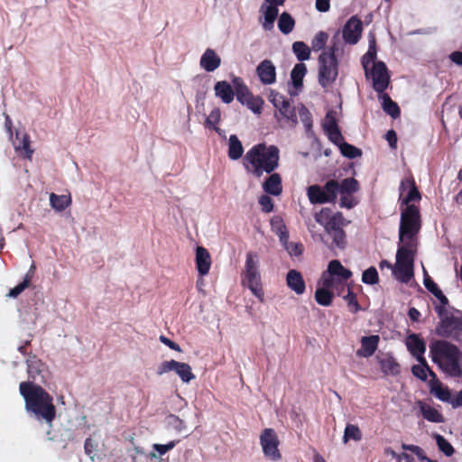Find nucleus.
<instances>
[{
  "mask_svg": "<svg viewBox=\"0 0 462 462\" xmlns=\"http://www.w3.org/2000/svg\"><path fill=\"white\" fill-rule=\"evenodd\" d=\"M19 390L25 402V410L37 420L51 424L56 416L52 397L41 386L31 382L21 383Z\"/></svg>",
  "mask_w": 462,
  "mask_h": 462,
  "instance_id": "f257e3e1",
  "label": "nucleus"
},
{
  "mask_svg": "<svg viewBox=\"0 0 462 462\" xmlns=\"http://www.w3.org/2000/svg\"><path fill=\"white\" fill-rule=\"evenodd\" d=\"M280 151L274 145L259 143L253 146L244 157V167L249 173L260 178L272 173L279 166Z\"/></svg>",
  "mask_w": 462,
  "mask_h": 462,
  "instance_id": "f03ea898",
  "label": "nucleus"
},
{
  "mask_svg": "<svg viewBox=\"0 0 462 462\" xmlns=\"http://www.w3.org/2000/svg\"><path fill=\"white\" fill-rule=\"evenodd\" d=\"M430 356L433 363L450 377L462 376V352L446 340H434L430 345Z\"/></svg>",
  "mask_w": 462,
  "mask_h": 462,
  "instance_id": "7ed1b4c3",
  "label": "nucleus"
},
{
  "mask_svg": "<svg viewBox=\"0 0 462 462\" xmlns=\"http://www.w3.org/2000/svg\"><path fill=\"white\" fill-rule=\"evenodd\" d=\"M375 39L371 36L368 51L362 59V65L366 78L372 79L374 90L378 93H383L388 88L390 77L385 64L383 61H375Z\"/></svg>",
  "mask_w": 462,
  "mask_h": 462,
  "instance_id": "20e7f679",
  "label": "nucleus"
},
{
  "mask_svg": "<svg viewBox=\"0 0 462 462\" xmlns=\"http://www.w3.org/2000/svg\"><path fill=\"white\" fill-rule=\"evenodd\" d=\"M420 229L419 208L416 206H407L401 214L399 245L416 246V236Z\"/></svg>",
  "mask_w": 462,
  "mask_h": 462,
  "instance_id": "39448f33",
  "label": "nucleus"
},
{
  "mask_svg": "<svg viewBox=\"0 0 462 462\" xmlns=\"http://www.w3.org/2000/svg\"><path fill=\"white\" fill-rule=\"evenodd\" d=\"M242 282L248 287L255 297L263 301V291L259 272V257L254 252H248L246 254Z\"/></svg>",
  "mask_w": 462,
  "mask_h": 462,
  "instance_id": "423d86ee",
  "label": "nucleus"
},
{
  "mask_svg": "<svg viewBox=\"0 0 462 462\" xmlns=\"http://www.w3.org/2000/svg\"><path fill=\"white\" fill-rule=\"evenodd\" d=\"M415 251L416 246L399 245L396 253V263L393 269V274L398 281L406 283L413 277Z\"/></svg>",
  "mask_w": 462,
  "mask_h": 462,
  "instance_id": "0eeeda50",
  "label": "nucleus"
},
{
  "mask_svg": "<svg viewBox=\"0 0 462 462\" xmlns=\"http://www.w3.org/2000/svg\"><path fill=\"white\" fill-rule=\"evenodd\" d=\"M441 320L436 328V334L443 337H451L457 341H462V313L456 311L448 313L443 311L441 307H437Z\"/></svg>",
  "mask_w": 462,
  "mask_h": 462,
  "instance_id": "6e6552de",
  "label": "nucleus"
},
{
  "mask_svg": "<svg viewBox=\"0 0 462 462\" xmlns=\"http://www.w3.org/2000/svg\"><path fill=\"white\" fill-rule=\"evenodd\" d=\"M336 46L323 51L319 57V83L322 88L330 87L338 75V61L335 55Z\"/></svg>",
  "mask_w": 462,
  "mask_h": 462,
  "instance_id": "1a4fd4ad",
  "label": "nucleus"
},
{
  "mask_svg": "<svg viewBox=\"0 0 462 462\" xmlns=\"http://www.w3.org/2000/svg\"><path fill=\"white\" fill-rule=\"evenodd\" d=\"M264 457L271 461H279L282 454L279 450L280 441L274 430L264 429L259 438Z\"/></svg>",
  "mask_w": 462,
  "mask_h": 462,
  "instance_id": "9d476101",
  "label": "nucleus"
},
{
  "mask_svg": "<svg viewBox=\"0 0 462 462\" xmlns=\"http://www.w3.org/2000/svg\"><path fill=\"white\" fill-rule=\"evenodd\" d=\"M298 117L305 126L306 133H312V116L310 112L303 105L291 106L287 113L282 116V122L290 127H295L298 124Z\"/></svg>",
  "mask_w": 462,
  "mask_h": 462,
  "instance_id": "9b49d317",
  "label": "nucleus"
},
{
  "mask_svg": "<svg viewBox=\"0 0 462 462\" xmlns=\"http://www.w3.org/2000/svg\"><path fill=\"white\" fill-rule=\"evenodd\" d=\"M171 371H174L184 383H189L193 379H195V374L192 373L191 366L187 363L176 360L162 362L158 367L157 374L159 375H162Z\"/></svg>",
  "mask_w": 462,
  "mask_h": 462,
  "instance_id": "f8f14e48",
  "label": "nucleus"
},
{
  "mask_svg": "<svg viewBox=\"0 0 462 462\" xmlns=\"http://www.w3.org/2000/svg\"><path fill=\"white\" fill-rule=\"evenodd\" d=\"M363 24L361 20L354 15L352 16L343 27V38L346 42L349 44H356L362 33Z\"/></svg>",
  "mask_w": 462,
  "mask_h": 462,
  "instance_id": "ddd939ff",
  "label": "nucleus"
},
{
  "mask_svg": "<svg viewBox=\"0 0 462 462\" xmlns=\"http://www.w3.org/2000/svg\"><path fill=\"white\" fill-rule=\"evenodd\" d=\"M400 198L402 199V204L411 206L410 202L420 199V194L418 191L415 183L411 179H404L400 185Z\"/></svg>",
  "mask_w": 462,
  "mask_h": 462,
  "instance_id": "4468645a",
  "label": "nucleus"
},
{
  "mask_svg": "<svg viewBox=\"0 0 462 462\" xmlns=\"http://www.w3.org/2000/svg\"><path fill=\"white\" fill-rule=\"evenodd\" d=\"M260 81L264 85H272L276 80V69L273 61L264 60L256 68Z\"/></svg>",
  "mask_w": 462,
  "mask_h": 462,
  "instance_id": "2eb2a0df",
  "label": "nucleus"
},
{
  "mask_svg": "<svg viewBox=\"0 0 462 462\" xmlns=\"http://www.w3.org/2000/svg\"><path fill=\"white\" fill-rule=\"evenodd\" d=\"M336 115L335 111H328L322 123L323 129L331 142L340 141L342 136L337 126Z\"/></svg>",
  "mask_w": 462,
  "mask_h": 462,
  "instance_id": "dca6fc26",
  "label": "nucleus"
},
{
  "mask_svg": "<svg viewBox=\"0 0 462 462\" xmlns=\"http://www.w3.org/2000/svg\"><path fill=\"white\" fill-rule=\"evenodd\" d=\"M237 100L245 105L254 114H260L263 108V101L260 97L253 96L248 88H243L242 92L237 93Z\"/></svg>",
  "mask_w": 462,
  "mask_h": 462,
  "instance_id": "f3484780",
  "label": "nucleus"
},
{
  "mask_svg": "<svg viewBox=\"0 0 462 462\" xmlns=\"http://www.w3.org/2000/svg\"><path fill=\"white\" fill-rule=\"evenodd\" d=\"M200 67L207 72H213L221 65V58L213 49L208 48L200 57Z\"/></svg>",
  "mask_w": 462,
  "mask_h": 462,
  "instance_id": "a211bd4d",
  "label": "nucleus"
},
{
  "mask_svg": "<svg viewBox=\"0 0 462 462\" xmlns=\"http://www.w3.org/2000/svg\"><path fill=\"white\" fill-rule=\"evenodd\" d=\"M380 337L377 335L362 337L361 347L356 351V356L361 357L372 356L378 347Z\"/></svg>",
  "mask_w": 462,
  "mask_h": 462,
  "instance_id": "6ab92c4d",
  "label": "nucleus"
},
{
  "mask_svg": "<svg viewBox=\"0 0 462 462\" xmlns=\"http://www.w3.org/2000/svg\"><path fill=\"white\" fill-rule=\"evenodd\" d=\"M259 13L262 14L263 20L262 26L265 31H272L274 27V22L278 17V7L273 6L263 3L260 7Z\"/></svg>",
  "mask_w": 462,
  "mask_h": 462,
  "instance_id": "aec40b11",
  "label": "nucleus"
},
{
  "mask_svg": "<svg viewBox=\"0 0 462 462\" xmlns=\"http://www.w3.org/2000/svg\"><path fill=\"white\" fill-rule=\"evenodd\" d=\"M196 267L199 275H207L211 266V256L208 251L203 246L196 248Z\"/></svg>",
  "mask_w": 462,
  "mask_h": 462,
  "instance_id": "412c9836",
  "label": "nucleus"
},
{
  "mask_svg": "<svg viewBox=\"0 0 462 462\" xmlns=\"http://www.w3.org/2000/svg\"><path fill=\"white\" fill-rule=\"evenodd\" d=\"M406 346L410 353L416 358L423 360L424 353L426 351V345L416 334H411L407 337Z\"/></svg>",
  "mask_w": 462,
  "mask_h": 462,
  "instance_id": "4be33fe9",
  "label": "nucleus"
},
{
  "mask_svg": "<svg viewBox=\"0 0 462 462\" xmlns=\"http://www.w3.org/2000/svg\"><path fill=\"white\" fill-rule=\"evenodd\" d=\"M270 102L273 103L274 107L277 109V113L275 114L276 119L282 123V116L292 106L288 99H286L283 96L280 95L275 91H271L269 96Z\"/></svg>",
  "mask_w": 462,
  "mask_h": 462,
  "instance_id": "5701e85b",
  "label": "nucleus"
},
{
  "mask_svg": "<svg viewBox=\"0 0 462 462\" xmlns=\"http://www.w3.org/2000/svg\"><path fill=\"white\" fill-rule=\"evenodd\" d=\"M286 282L288 287L296 294L304 293L306 286L301 273L296 270H290L286 275Z\"/></svg>",
  "mask_w": 462,
  "mask_h": 462,
  "instance_id": "b1692460",
  "label": "nucleus"
},
{
  "mask_svg": "<svg viewBox=\"0 0 462 462\" xmlns=\"http://www.w3.org/2000/svg\"><path fill=\"white\" fill-rule=\"evenodd\" d=\"M214 92L216 97L225 104H230L234 100V89L230 83L226 80L217 81L214 86Z\"/></svg>",
  "mask_w": 462,
  "mask_h": 462,
  "instance_id": "393cba45",
  "label": "nucleus"
},
{
  "mask_svg": "<svg viewBox=\"0 0 462 462\" xmlns=\"http://www.w3.org/2000/svg\"><path fill=\"white\" fill-rule=\"evenodd\" d=\"M322 275H332V277L339 278L342 281H347L352 273L345 268L338 260H332L328 266V270Z\"/></svg>",
  "mask_w": 462,
  "mask_h": 462,
  "instance_id": "a878e982",
  "label": "nucleus"
},
{
  "mask_svg": "<svg viewBox=\"0 0 462 462\" xmlns=\"http://www.w3.org/2000/svg\"><path fill=\"white\" fill-rule=\"evenodd\" d=\"M263 190L273 196H279L282 191V178L278 173H271L263 184Z\"/></svg>",
  "mask_w": 462,
  "mask_h": 462,
  "instance_id": "bb28decb",
  "label": "nucleus"
},
{
  "mask_svg": "<svg viewBox=\"0 0 462 462\" xmlns=\"http://www.w3.org/2000/svg\"><path fill=\"white\" fill-rule=\"evenodd\" d=\"M378 362L382 372L385 375H397L400 373V365L390 355L378 357Z\"/></svg>",
  "mask_w": 462,
  "mask_h": 462,
  "instance_id": "cd10ccee",
  "label": "nucleus"
},
{
  "mask_svg": "<svg viewBox=\"0 0 462 462\" xmlns=\"http://www.w3.org/2000/svg\"><path fill=\"white\" fill-rule=\"evenodd\" d=\"M417 404L420 408L421 415L425 420L435 423H440L444 421L442 414L434 407L421 401H419Z\"/></svg>",
  "mask_w": 462,
  "mask_h": 462,
  "instance_id": "c85d7f7f",
  "label": "nucleus"
},
{
  "mask_svg": "<svg viewBox=\"0 0 462 462\" xmlns=\"http://www.w3.org/2000/svg\"><path fill=\"white\" fill-rule=\"evenodd\" d=\"M347 281H342L339 278L332 277V275H322L319 284H323L329 290L337 291L338 296L342 294L345 289L347 290Z\"/></svg>",
  "mask_w": 462,
  "mask_h": 462,
  "instance_id": "c756f323",
  "label": "nucleus"
},
{
  "mask_svg": "<svg viewBox=\"0 0 462 462\" xmlns=\"http://www.w3.org/2000/svg\"><path fill=\"white\" fill-rule=\"evenodd\" d=\"M43 364L42 361L35 356L27 360V372L29 377L33 380H43V375L42 373L43 372Z\"/></svg>",
  "mask_w": 462,
  "mask_h": 462,
  "instance_id": "7c9ffc66",
  "label": "nucleus"
},
{
  "mask_svg": "<svg viewBox=\"0 0 462 462\" xmlns=\"http://www.w3.org/2000/svg\"><path fill=\"white\" fill-rule=\"evenodd\" d=\"M419 362L418 365H415L411 368L412 374L421 381H426L428 377V374L433 378H436V374L429 367L426 359H417Z\"/></svg>",
  "mask_w": 462,
  "mask_h": 462,
  "instance_id": "2f4dec72",
  "label": "nucleus"
},
{
  "mask_svg": "<svg viewBox=\"0 0 462 462\" xmlns=\"http://www.w3.org/2000/svg\"><path fill=\"white\" fill-rule=\"evenodd\" d=\"M334 298V293L325 285L319 284L315 291V300L321 306H330Z\"/></svg>",
  "mask_w": 462,
  "mask_h": 462,
  "instance_id": "473e14b6",
  "label": "nucleus"
},
{
  "mask_svg": "<svg viewBox=\"0 0 462 462\" xmlns=\"http://www.w3.org/2000/svg\"><path fill=\"white\" fill-rule=\"evenodd\" d=\"M307 196L311 204L328 203V199L325 197L322 187L319 185H311L307 189Z\"/></svg>",
  "mask_w": 462,
  "mask_h": 462,
  "instance_id": "72a5a7b5",
  "label": "nucleus"
},
{
  "mask_svg": "<svg viewBox=\"0 0 462 462\" xmlns=\"http://www.w3.org/2000/svg\"><path fill=\"white\" fill-rule=\"evenodd\" d=\"M332 143L338 146L342 155L346 158L355 159L356 157L361 156V154H362V152L360 149L355 147L352 144L346 143L344 141L343 135L341 136L340 141H333Z\"/></svg>",
  "mask_w": 462,
  "mask_h": 462,
  "instance_id": "f704fd0d",
  "label": "nucleus"
},
{
  "mask_svg": "<svg viewBox=\"0 0 462 462\" xmlns=\"http://www.w3.org/2000/svg\"><path fill=\"white\" fill-rule=\"evenodd\" d=\"M244 148L242 143L236 134L230 135L228 139V157L236 161L243 155Z\"/></svg>",
  "mask_w": 462,
  "mask_h": 462,
  "instance_id": "c9c22d12",
  "label": "nucleus"
},
{
  "mask_svg": "<svg viewBox=\"0 0 462 462\" xmlns=\"http://www.w3.org/2000/svg\"><path fill=\"white\" fill-rule=\"evenodd\" d=\"M314 218L317 223L324 226L326 231L336 224L332 212L328 208H323L320 211L317 212L314 215Z\"/></svg>",
  "mask_w": 462,
  "mask_h": 462,
  "instance_id": "e433bc0d",
  "label": "nucleus"
},
{
  "mask_svg": "<svg viewBox=\"0 0 462 462\" xmlns=\"http://www.w3.org/2000/svg\"><path fill=\"white\" fill-rule=\"evenodd\" d=\"M71 203V199L69 196L66 195H56L55 193H51L50 195V204L51 206L57 211H63L66 208H68Z\"/></svg>",
  "mask_w": 462,
  "mask_h": 462,
  "instance_id": "4c0bfd02",
  "label": "nucleus"
},
{
  "mask_svg": "<svg viewBox=\"0 0 462 462\" xmlns=\"http://www.w3.org/2000/svg\"><path fill=\"white\" fill-rule=\"evenodd\" d=\"M307 73V67L304 63L300 62L294 66L291 72V79L295 88L302 86L303 78Z\"/></svg>",
  "mask_w": 462,
  "mask_h": 462,
  "instance_id": "58836bf2",
  "label": "nucleus"
},
{
  "mask_svg": "<svg viewBox=\"0 0 462 462\" xmlns=\"http://www.w3.org/2000/svg\"><path fill=\"white\" fill-rule=\"evenodd\" d=\"M295 26V21L292 16L283 12L278 19V28L283 34H289L291 32Z\"/></svg>",
  "mask_w": 462,
  "mask_h": 462,
  "instance_id": "ea45409f",
  "label": "nucleus"
},
{
  "mask_svg": "<svg viewBox=\"0 0 462 462\" xmlns=\"http://www.w3.org/2000/svg\"><path fill=\"white\" fill-rule=\"evenodd\" d=\"M382 106L385 113L390 115L393 118L400 116V108L398 105L393 102L388 95L383 94L382 96Z\"/></svg>",
  "mask_w": 462,
  "mask_h": 462,
  "instance_id": "a19ab883",
  "label": "nucleus"
},
{
  "mask_svg": "<svg viewBox=\"0 0 462 462\" xmlns=\"http://www.w3.org/2000/svg\"><path fill=\"white\" fill-rule=\"evenodd\" d=\"M333 239V243L338 248H344L346 245V234L345 231L337 226L336 224L326 231Z\"/></svg>",
  "mask_w": 462,
  "mask_h": 462,
  "instance_id": "79ce46f5",
  "label": "nucleus"
},
{
  "mask_svg": "<svg viewBox=\"0 0 462 462\" xmlns=\"http://www.w3.org/2000/svg\"><path fill=\"white\" fill-rule=\"evenodd\" d=\"M338 194L348 195L356 192L359 189L358 182L354 178L344 179L340 183H338Z\"/></svg>",
  "mask_w": 462,
  "mask_h": 462,
  "instance_id": "37998d69",
  "label": "nucleus"
},
{
  "mask_svg": "<svg viewBox=\"0 0 462 462\" xmlns=\"http://www.w3.org/2000/svg\"><path fill=\"white\" fill-rule=\"evenodd\" d=\"M292 51L300 61L308 60L310 57V48L303 42H295Z\"/></svg>",
  "mask_w": 462,
  "mask_h": 462,
  "instance_id": "c03bdc74",
  "label": "nucleus"
},
{
  "mask_svg": "<svg viewBox=\"0 0 462 462\" xmlns=\"http://www.w3.org/2000/svg\"><path fill=\"white\" fill-rule=\"evenodd\" d=\"M338 188V182L335 180H328L324 187H322L325 197L328 199V203L336 202Z\"/></svg>",
  "mask_w": 462,
  "mask_h": 462,
  "instance_id": "a18cd8bd",
  "label": "nucleus"
},
{
  "mask_svg": "<svg viewBox=\"0 0 462 462\" xmlns=\"http://www.w3.org/2000/svg\"><path fill=\"white\" fill-rule=\"evenodd\" d=\"M362 439V433L360 429L354 424H347L346 426L343 441L344 443H347L350 439L355 441H359Z\"/></svg>",
  "mask_w": 462,
  "mask_h": 462,
  "instance_id": "49530a36",
  "label": "nucleus"
},
{
  "mask_svg": "<svg viewBox=\"0 0 462 462\" xmlns=\"http://www.w3.org/2000/svg\"><path fill=\"white\" fill-rule=\"evenodd\" d=\"M431 393L439 400L450 403L452 394L448 387L438 384L431 389Z\"/></svg>",
  "mask_w": 462,
  "mask_h": 462,
  "instance_id": "de8ad7c7",
  "label": "nucleus"
},
{
  "mask_svg": "<svg viewBox=\"0 0 462 462\" xmlns=\"http://www.w3.org/2000/svg\"><path fill=\"white\" fill-rule=\"evenodd\" d=\"M221 118V111L219 108L215 107L206 119V125L212 127L217 133L220 134V129L217 127Z\"/></svg>",
  "mask_w": 462,
  "mask_h": 462,
  "instance_id": "09e8293b",
  "label": "nucleus"
},
{
  "mask_svg": "<svg viewBox=\"0 0 462 462\" xmlns=\"http://www.w3.org/2000/svg\"><path fill=\"white\" fill-rule=\"evenodd\" d=\"M328 39V34L325 32H319L311 41V49L314 51L322 50Z\"/></svg>",
  "mask_w": 462,
  "mask_h": 462,
  "instance_id": "8fccbe9b",
  "label": "nucleus"
},
{
  "mask_svg": "<svg viewBox=\"0 0 462 462\" xmlns=\"http://www.w3.org/2000/svg\"><path fill=\"white\" fill-rule=\"evenodd\" d=\"M16 151L23 150L25 153V157L29 160L32 159L33 150L30 146V137L27 134H23L21 137V143L14 144Z\"/></svg>",
  "mask_w": 462,
  "mask_h": 462,
  "instance_id": "3c124183",
  "label": "nucleus"
},
{
  "mask_svg": "<svg viewBox=\"0 0 462 462\" xmlns=\"http://www.w3.org/2000/svg\"><path fill=\"white\" fill-rule=\"evenodd\" d=\"M435 439H436L438 448L446 456L450 457L454 453L453 447L443 436H441L439 434H436Z\"/></svg>",
  "mask_w": 462,
  "mask_h": 462,
  "instance_id": "603ef678",
  "label": "nucleus"
},
{
  "mask_svg": "<svg viewBox=\"0 0 462 462\" xmlns=\"http://www.w3.org/2000/svg\"><path fill=\"white\" fill-rule=\"evenodd\" d=\"M379 281L377 270L374 267H369L362 274V282L366 284H376Z\"/></svg>",
  "mask_w": 462,
  "mask_h": 462,
  "instance_id": "864d4df0",
  "label": "nucleus"
},
{
  "mask_svg": "<svg viewBox=\"0 0 462 462\" xmlns=\"http://www.w3.org/2000/svg\"><path fill=\"white\" fill-rule=\"evenodd\" d=\"M30 281H31V275L30 273H27L25 275V278L23 280V282H22L21 283H19L18 285H16L14 288H13L9 293H8V296L9 297H12V298H16L18 295H20L26 288L29 287V284H30Z\"/></svg>",
  "mask_w": 462,
  "mask_h": 462,
  "instance_id": "5fc2aeb1",
  "label": "nucleus"
},
{
  "mask_svg": "<svg viewBox=\"0 0 462 462\" xmlns=\"http://www.w3.org/2000/svg\"><path fill=\"white\" fill-rule=\"evenodd\" d=\"M347 294L343 296V299L348 305L350 310L354 313L357 312L360 310L359 304L356 299V295L353 293L351 289L347 287Z\"/></svg>",
  "mask_w": 462,
  "mask_h": 462,
  "instance_id": "6e6d98bb",
  "label": "nucleus"
},
{
  "mask_svg": "<svg viewBox=\"0 0 462 462\" xmlns=\"http://www.w3.org/2000/svg\"><path fill=\"white\" fill-rule=\"evenodd\" d=\"M168 423L178 432H181L186 429L185 422L176 415H170L168 417Z\"/></svg>",
  "mask_w": 462,
  "mask_h": 462,
  "instance_id": "4d7b16f0",
  "label": "nucleus"
},
{
  "mask_svg": "<svg viewBox=\"0 0 462 462\" xmlns=\"http://www.w3.org/2000/svg\"><path fill=\"white\" fill-rule=\"evenodd\" d=\"M259 204L262 207V210L269 213L273 208V204L272 199L267 195H262L259 199Z\"/></svg>",
  "mask_w": 462,
  "mask_h": 462,
  "instance_id": "13d9d810",
  "label": "nucleus"
},
{
  "mask_svg": "<svg viewBox=\"0 0 462 462\" xmlns=\"http://www.w3.org/2000/svg\"><path fill=\"white\" fill-rule=\"evenodd\" d=\"M303 245L300 243H289L285 250L290 255L298 256L302 253Z\"/></svg>",
  "mask_w": 462,
  "mask_h": 462,
  "instance_id": "bf43d9fd",
  "label": "nucleus"
},
{
  "mask_svg": "<svg viewBox=\"0 0 462 462\" xmlns=\"http://www.w3.org/2000/svg\"><path fill=\"white\" fill-rule=\"evenodd\" d=\"M175 447V442L171 441L167 444H154L152 446L153 449L156 450L160 456L166 454L168 451L172 449Z\"/></svg>",
  "mask_w": 462,
  "mask_h": 462,
  "instance_id": "052dcab7",
  "label": "nucleus"
},
{
  "mask_svg": "<svg viewBox=\"0 0 462 462\" xmlns=\"http://www.w3.org/2000/svg\"><path fill=\"white\" fill-rule=\"evenodd\" d=\"M425 287L435 296V293L440 294V290L437 286V284L429 277H425L424 279Z\"/></svg>",
  "mask_w": 462,
  "mask_h": 462,
  "instance_id": "680f3d73",
  "label": "nucleus"
},
{
  "mask_svg": "<svg viewBox=\"0 0 462 462\" xmlns=\"http://www.w3.org/2000/svg\"><path fill=\"white\" fill-rule=\"evenodd\" d=\"M84 448H85V452L93 460L94 459V456H95L94 451L96 449V445H95L94 441L91 439H87L86 441H85Z\"/></svg>",
  "mask_w": 462,
  "mask_h": 462,
  "instance_id": "e2e57ef3",
  "label": "nucleus"
},
{
  "mask_svg": "<svg viewBox=\"0 0 462 462\" xmlns=\"http://www.w3.org/2000/svg\"><path fill=\"white\" fill-rule=\"evenodd\" d=\"M272 227L276 235H279L280 232H284L287 230L285 225L281 219H273L272 220Z\"/></svg>",
  "mask_w": 462,
  "mask_h": 462,
  "instance_id": "0e129e2a",
  "label": "nucleus"
},
{
  "mask_svg": "<svg viewBox=\"0 0 462 462\" xmlns=\"http://www.w3.org/2000/svg\"><path fill=\"white\" fill-rule=\"evenodd\" d=\"M160 341L162 343H163L164 345H166L167 346H169L171 349L178 351V352H181L180 346L177 343H175V342L171 341L170 338L166 337L165 336H161Z\"/></svg>",
  "mask_w": 462,
  "mask_h": 462,
  "instance_id": "69168bd1",
  "label": "nucleus"
},
{
  "mask_svg": "<svg viewBox=\"0 0 462 462\" xmlns=\"http://www.w3.org/2000/svg\"><path fill=\"white\" fill-rule=\"evenodd\" d=\"M449 404L453 408H457V407L462 406V389L451 397V401H450Z\"/></svg>",
  "mask_w": 462,
  "mask_h": 462,
  "instance_id": "338daca9",
  "label": "nucleus"
},
{
  "mask_svg": "<svg viewBox=\"0 0 462 462\" xmlns=\"http://www.w3.org/2000/svg\"><path fill=\"white\" fill-rule=\"evenodd\" d=\"M449 59L451 60V61H453L457 65L461 66L462 65V51H453L449 55Z\"/></svg>",
  "mask_w": 462,
  "mask_h": 462,
  "instance_id": "774afa93",
  "label": "nucleus"
}]
</instances>
